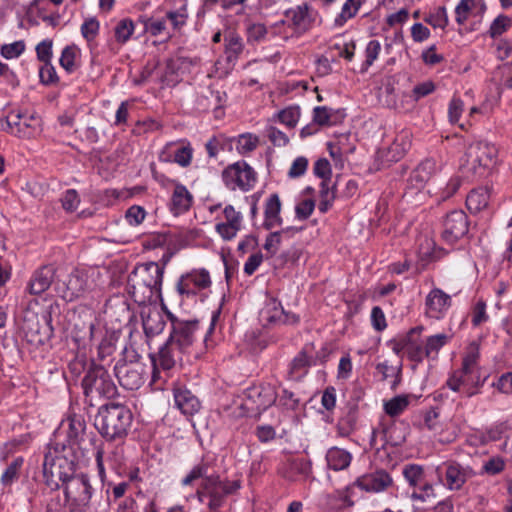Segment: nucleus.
I'll use <instances>...</instances> for the list:
<instances>
[{"instance_id":"f257e3e1","label":"nucleus","mask_w":512,"mask_h":512,"mask_svg":"<svg viewBox=\"0 0 512 512\" xmlns=\"http://www.w3.org/2000/svg\"><path fill=\"white\" fill-rule=\"evenodd\" d=\"M83 457L78 450L66 448L65 442L49 445L42 464L45 485L53 491L59 490L76 472L78 461Z\"/></svg>"},{"instance_id":"f03ea898","label":"nucleus","mask_w":512,"mask_h":512,"mask_svg":"<svg viewBox=\"0 0 512 512\" xmlns=\"http://www.w3.org/2000/svg\"><path fill=\"white\" fill-rule=\"evenodd\" d=\"M164 269L156 262L138 265L128 277L129 292L135 302H150L161 291Z\"/></svg>"},{"instance_id":"7ed1b4c3","label":"nucleus","mask_w":512,"mask_h":512,"mask_svg":"<svg viewBox=\"0 0 512 512\" xmlns=\"http://www.w3.org/2000/svg\"><path fill=\"white\" fill-rule=\"evenodd\" d=\"M133 415L125 405L110 403L99 408L95 426L109 441L122 440L128 434Z\"/></svg>"},{"instance_id":"20e7f679","label":"nucleus","mask_w":512,"mask_h":512,"mask_svg":"<svg viewBox=\"0 0 512 512\" xmlns=\"http://www.w3.org/2000/svg\"><path fill=\"white\" fill-rule=\"evenodd\" d=\"M84 395L91 400L95 398H112L117 394V387L103 365L90 363L82 379Z\"/></svg>"},{"instance_id":"39448f33","label":"nucleus","mask_w":512,"mask_h":512,"mask_svg":"<svg viewBox=\"0 0 512 512\" xmlns=\"http://www.w3.org/2000/svg\"><path fill=\"white\" fill-rule=\"evenodd\" d=\"M276 388L270 383H260L243 392L241 408L248 416H256L271 407L277 400Z\"/></svg>"},{"instance_id":"423d86ee","label":"nucleus","mask_w":512,"mask_h":512,"mask_svg":"<svg viewBox=\"0 0 512 512\" xmlns=\"http://www.w3.org/2000/svg\"><path fill=\"white\" fill-rule=\"evenodd\" d=\"M61 437L67 442L66 448H71L75 452L78 450L81 456H85L83 443L86 437V422L81 415L73 414L62 420L55 433V442H59Z\"/></svg>"},{"instance_id":"0eeeda50","label":"nucleus","mask_w":512,"mask_h":512,"mask_svg":"<svg viewBox=\"0 0 512 512\" xmlns=\"http://www.w3.org/2000/svg\"><path fill=\"white\" fill-rule=\"evenodd\" d=\"M61 488L64 491L67 502H71L76 506L89 505L93 495V488L87 474L75 472L73 476L61 484Z\"/></svg>"},{"instance_id":"6e6552de","label":"nucleus","mask_w":512,"mask_h":512,"mask_svg":"<svg viewBox=\"0 0 512 512\" xmlns=\"http://www.w3.org/2000/svg\"><path fill=\"white\" fill-rule=\"evenodd\" d=\"M92 284L85 270L74 269L66 279L57 281L56 291L65 301L71 302L89 292Z\"/></svg>"},{"instance_id":"1a4fd4ad","label":"nucleus","mask_w":512,"mask_h":512,"mask_svg":"<svg viewBox=\"0 0 512 512\" xmlns=\"http://www.w3.org/2000/svg\"><path fill=\"white\" fill-rule=\"evenodd\" d=\"M496 155L495 146L486 142H475L466 150V165L474 174L482 175L494 163Z\"/></svg>"},{"instance_id":"9d476101","label":"nucleus","mask_w":512,"mask_h":512,"mask_svg":"<svg viewBox=\"0 0 512 512\" xmlns=\"http://www.w3.org/2000/svg\"><path fill=\"white\" fill-rule=\"evenodd\" d=\"M240 488L238 481H222L219 476L211 475L203 480L204 493L209 498L208 508L216 511L224 504L226 496Z\"/></svg>"},{"instance_id":"9b49d317","label":"nucleus","mask_w":512,"mask_h":512,"mask_svg":"<svg viewBox=\"0 0 512 512\" xmlns=\"http://www.w3.org/2000/svg\"><path fill=\"white\" fill-rule=\"evenodd\" d=\"M119 384L126 390H137L145 382L146 368L140 361L119 360L114 366Z\"/></svg>"},{"instance_id":"f8f14e48","label":"nucleus","mask_w":512,"mask_h":512,"mask_svg":"<svg viewBox=\"0 0 512 512\" xmlns=\"http://www.w3.org/2000/svg\"><path fill=\"white\" fill-rule=\"evenodd\" d=\"M222 179L230 190L248 191L256 182V173L246 162H236L224 169Z\"/></svg>"},{"instance_id":"ddd939ff","label":"nucleus","mask_w":512,"mask_h":512,"mask_svg":"<svg viewBox=\"0 0 512 512\" xmlns=\"http://www.w3.org/2000/svg\"><path fill=\"white\" fill-rule=\"evenodd\" d=\"M172 331L169 339L178 347L179 351L188 353L193 345L199 328L197 320H180L169 313Z\"/></svg>"},{"instance_id":"4468645a","label":"nucleus","mask_w":512,"mask_h":512,"mask_svg":"<svg viewBox=\"0 0 512 512\" xmlns=\"http://www.w3.org/2000/svg\"><path fill=\"white\" fill-rule=\"evenodd\" d=\"M436 473L443 485L449 490H459L466 481L473 476V471L468 466H462L456 461H446L437 466Z\"/></svg>"},{"instance_id":"2eb2a0df","label":"nucleus","mask_w":512,"mask_h":512,"mask_svg":"<svg viewBox=\"0 0 512 512\" xmlns=\"http://www.w3.org/2000/svg\"><path fill=\"white\" fill-rule=\"evenodd\" d=\"M185 354L179 351L178 347L168 338L163 344L157 354H150V359L153 366L152 381L156 382L159 377V369L164 371L171 370L181 359V355Z\"/></svg>"},{"instance_id":"dca6fc26","label":"nucleus","mask_w":512,"mask_h":512,"mask_svg":"<svg viewBox=\"0 0 512 512\" xmlns=\"http://www.w3.org/2000/svg\"><path fill=\"white\" fill-rule=\"evenodd\" d=\"M443 226V239L453 244L468 233L467 215L463 210H453L446 215Z\"/></svg>"},{"instance_id":"f3484780","label":"nucleus","mask_w":512,"mask_h":512,"mask_svg":"<svg viewBox=\"0 0 512 512\" xmlns=\"http://www.w3.org/2000/svg\"><path fill=\"white\" fill-rule=\"evenodd\" d=\"M7 131L19 138L32 137L38 126V119L33 115L12 111L6 117Z\"/></svg>"},{"instance_id":"a211bd4d","label":"nucleus","mask_w":512,"mask_h":512,"mask_svg":"<svg viewBox=\"0 0 512 512\" xmlns=\"http://www.w3.org/2000/svg\"><path fill=\"white\" fill-rule=\"evenodd\" d=\"M210 285L211 279L207 270H193L181 276L177 283V291L181 295L194 296L198 290L206 289Z\"/></svg>"},{"instance_id":"6ab92c4d","label":"nucleus","mask_w":512,"mask_h":512,"mask_svg":"<svg viewBox=\"0 0 512 512\" xmlns=\"http://www.w3.org/2000/svg\"><path fill=\"white\" fill-rule=\"evenodd\" d=\"M447 385L453 391L462 392L466 397H471L477 394L480 377L475 370L460 369L448 379Z\"/></svg>"},{"instance_id":"aec40b11","label":"nucleus","mask_w":512,"mask_h":512,"mask_svg":"<svg viewBox=\"0 0 512 512\" xmlns=\"http://www.w3.org/2000/svg\"><path fill=\"white\" fill-rule=\"evenodd\" d=\"M285 16L297 34L309 31L315 21V15L306 3L286 10Z\"/></svg>"},{"instance_id":"412c9836","label":"nucleus","mask_w":512,"mask_h":512,"mask_svg":"<svg viewBox=\"0 0 512 512\" xmlns=\"http://www.w3.org/2000/svg\"><path fill=\"white\" fill-rule=\"evenodd\" d=\"M391 476L384 470H377L373 473L365 474L356 479L354 485L361 490L378 493L386 490L392 485Z\"/></svg>"},{"instance_id":"4be33fe9","label":"nucleus","mask_w":512,"mask_h":512,"mask_svg":"<svg viewBox=\"0 0 512 512\" xmlns=\"http://www.w3.org/2000/svg\"><path fill=\"white\" fill-rule=\"evenodd\" d=\"M426 314L439 319L451 305V297L441 289L435 288L426 297Z\"/></svg>"},{"instance_id":"5701e85b","label":"nucleus","mask_w":512,"mask_h":512,"mask_svg":"<svg viewBox=\"0 0 512 512\" xmlns=\"http://www.w3.org/2000/svg\"><path fill=\"white\" fill-rule=\"evenodd\" d=\"M436 170V162L432 159L422 161L410 174L408 186L421 190Z\"/></svg>"},{"instance_id":"b1692460","label":"nucleus","mask_w":512,"mask_h":512,"mask_svg":"<svg viewBox=\"0 0 512 512\" xmlns=\"http://www.w3.org/2000/svg\"><path fill=\"white\" fill-rule=\"evenodd\" d=\"M55 275V268L52 265H45L36 270L29 282L31 294L39 295L45 292L51 285Z\"/></svg>"},{"instance_id":"393cba45","label":"nucleus","mask_w":512,"mask_h":512,"mask_svg":"<svg viewBox=\"0 0 512 512\" xmlns=\"http://www.w3.org/2000/svg\"><path fill=\"white\" fill-rule=\"evenodd\" d=\"M174 400L177 408L185 415H193L200 409V401L188 389H176Z\"/></svg>"},{"instance_id":"a878e982","label":"nucleus","mask_w":512,"mask_h":512,"mask_svg":"<svg viewBox=\"0 0 512 512\" xmlns=\"http://www.w3.org/2000/svg\"><path fill=\"white\" fill-rule=\"evenodd\" d=\"M281 201L277 194H272L265 204L264 227L268 230L278 227L282 224L280 217Z\"/></svg>"},{"instance_id":"bb28decb","label":"nucleus","mask_w":512,"mask_h":512,"mask_svg":"<svg viewBox=\"0 0 512 512\" xmlns=\"http://www.w3.org/2000/svg\"><path fill=\"white\" fill-rule=\"evenodd\" d=\"M422 331V327H416L411 329L407 333V346H406V354L409 360L420 363L423 361L425 356V347H422L421 342L415 338V335H419Z\"/></svg>"},{"instance_id":"cd10ccee","label":"nucleus","mask_w":512,"mask_h":512,"mask_svg":"<svg viewBox=\"0 0 512 512\" xmlns=\"http://www.w3.org/2000/svg\"><path fill=\"white\" fill-rule=\"evenodd\" d=\"M326 460L329 468L340 471L350 465L352 455L344 449L332 447L327 451Z\"/></svg>"},{"instance_id":"c85d7f7f","label":"nucleus","mask_w":512,"mask_h":512,"mask_svg":"<svg viewBox=\"0 0 512 512\" xmlns=\"http://www.w3.org/2000/svg\"><path fill=\"white\" fill-rule=\"evenodd\" d=\"M191 203L192 195L187 188L182 184H176L171 199L172 210L174 213L180 214L187 211L190 208Z\"/></svg>"},{"instance_id":"c756f323","label":"nucleus","mask_w":512,"mask_h":512,"mask_svg":"<svg viewBox=\"0 0 512 512\" xmlns=\"http://www.w3.org/2000/svg\"><path fill=\"white\" fill-rule=\"evenodd\" d=\"M301 229L288 227L280 231L270 233L265 241L264 249L272 256L277 253L284 238H291Z\"/></svg>"},{"instance_id":"7c9ffc66","label":"nucleus","mask_w":512,"mask_h":512,"mask_svg":"<svg viewBox=\"0 0 512 512\" xmlns=\"http://www.w3.org/2000/svg\"><path fill=\"white\" fill-rule=\"evenodd\" d=\"M489 198L487 188L474 189L466 197V206L471 213H478L488 206Z\"/></svg>"},{"instance_id":"2f4dec72","label":"nucleus","mask_w":512,"mask_h":512,"mask_svg":"<svg viewBox=\"0 0 512 512\" xmlns=\"http://www.w3.org/2000/svg\"><path fill=\"white\" fill-rule=\"evenodd\" d=\"M313 365L312 358L307 355L305 347L292 361L289 368V377L293 380L301 379Z\"/></svg>"},{"instance_id":"473e14b6","label":"nucleus","mask_w":512,"mask_h":512,"mask_svg":"<svg viewBox=\"0 0 512 512\" xmlns=\"http://www.w3.org/2000/svg\"><path fill=\"white\" fill-rule=\"evenodd\" d=\"M343 117L340 110H334L326 106H317L313 109V121L320 126H331Z\"/></svg>"},{"instance_id":"72a5a7b5","label":"nucleus","mask_w":512,"mask_h":512,"mask_svg":"<svg viewBox=\"0 0 512 512\" xmlns=\"http://www.w3.org/2000/svg\"><path fill=\"white\" fill-rule=\"evenodd\" d=\"M142 324L144 333L147 337H154L155 335L160 334L165 327V322L161 314L157 311L143 315Z\"/></svg>"},{"instance_id":"f704fd0d","label":"nucleus","mask_w":512,"mask_h":512,"mask_svg":"<svg viewBox=\"0 0 512 512\" xmlns=\"http://www.w3.org/2000/svg\"><path fill=\"white\" fill-rule=\"evenodd\" d=\"M244 50L242 38L235 32L225 36V54L228 62L236 61Z\"/></svg>"},{"instance_id":"c9c22d12","label":"nucleus","mask_w":512,"mask_h":512,"mask_svg":"<svg viewBox=\"0 0 512 512\" xmlns=\"http://www.w3.org/2000/svg\"><path fill=\"white\" fill-rule=\"evenodd\" d=\"M357 418V407L353 405L349 407L346 414L339 419L337 424L338 434L342 437L349 436L356 428Z\"/></svg>"},{"instance_id":"e433bc0d","label":"nucleus","mask_w":512,"mask_h":512,"mask_svg":"<svg viewBox=\"0 0 512 512\" xmlns=\"http://www.w3.org/2000/svg\"><path fill=\"white\" fill-rule=\"evenodd\" d=\"M376 370L382 375V380L394 377L391 388L395 389L401 381L402 363L398 361L396 365H390L387 361L378 363Z\"/></svg>"},{"instance_id":"4c0bfd02","label":"nucleus","mask_w":512,"mask_h":512,"mask_svg":"<svg viewBox=\"0 0 512 512\" xmlns=\"http://www.w3.org/2000/svg\"><path fill=\"white\" fill-rule=\"evenodd\" d=\"M135 24L130 18L119 20L114 27L115 40L119 44H125L133 35Z\"/></svg>"},{"instance_id":"58836bf2","label":"nucleus","mask_w":512,"mask_h":512,"mask_svg":"<svg viewBox=\"0 0 512 512\" xmlns=\"http://www.w3.org/2000/svg\"><path fill=\"white\" fill-rule=\"evenodd\" d=\"M403 475L409 485L417 488L425 481V472L422 466L417 464H408L403 468Z\"/></svg>"},{"instance_id":"ea45409f","label":"nucleus","mask_w":512,"mask_h":512,"mask_svg":"<svg viewBox=\"0 0 512 512\" xmlns=\"http://www.w3.org/2000/svg\"><path fill=\"white\" fill-rule=\"evenodd\" d=\"M409 405L407 395H398L384 403V410L390 417H396L404 412Z\"/></svg>"},{"instance_id":"a19ab883","label":"nucleus","mask_w":512,"mask_h":512,"mask_svg":"<svg viewBox=\"0 0 512 512\" xmlns=\"http://www.w3.org/2000/svg\"><path fill=\"white\" fill-rule=\"evenodd\" d=\"M493 79L498 81L499 85L512 89V61L499 66L493 74Z\"/></svg>"},{"instance_id":"79ce46f5","label":"nucleus","mask_w":512,"mask_h":512,"mask_svg":"<svg viewBox=\"0 0 512 512\" xmlns=\"http://www.w3.org/2000/svg\"><path fill=\"white\" fill-rule=\"evenodd\" d=\"M360 5V1L347 0L342 7L341 13L336 17L335 24L337 26H342L348 19L354 17L360 8Z\"/></svg>"},{"instance_id":"37998d69","label":"nucleus","mask_w":512,"mask_h":512,"mask_svg":"<svg viewBox=\"0 0 512 512\" xmlns=\"http://www.w3.org/2000/svg\"><path fill=\"white\" fill-rule=\"evenodd\" d=\"M410 497L413 501H420V502L431 501L435 498L434 487L431 483H429L425 480L417 488H414V491L411 493Z\"/></svg>"},{"instance_id":"c03bdc74","label":"nucleus","mask_w":512,"mask_h":512,"mask_svg":"<svg viewBox=\"0 0 512 512\" xmlns=\"http://www.w3.org/2000/svg\"><path fill=\"white\" fill-rule=\"evenodd\" d=\"M262 317L269 323L285 322L284 311L280 304L272 301L262 311Z\"/></svg>"},{"instance_id":"a18cd8bd","label":"nucleus","mask_w":512,"mask_h":512,"mask_svg":"<svg viewBox=\"0 0 512 512\" xmlns=\"http://www.w3.org/2000/svg\"><path fill=\"white\" fill-rule=\"evenodd\" d=\"M448 341L449 336L444 333L428 337L425 343V356L430 357L432 353H438V351L446 345Z\"/></svg>"},{"instance_id":"49530a36","label":"nucleus","mask_w":512,"mask_h":512,"mask_svg":"<svg viewBox=\"0 0 512 512\" xmlns=\"http://www.w3.org/2000/svg\"><path fill=\"white\" fill-rule=\"evenodd\" d=\"M115 352V346L111 339H103L98 346L97 359L100 361L98 365H109L112 361L111 356Z\"/></svg>"},{"instance_id":"de8ad7c7","label":"nucleus","mask_w":512,"mask_h":512,"mask_svg":"<svg viewBox=\"0 0 512 512\" xmlns=\"http://www.w3.org/2000/svg\"><path fill=\"white\" fill-rule=\"evenodd\" d=\"M193 157V149L189 142L186 145L178 147L174 151L173 161L181 167H188L191 164Z\"/></svg>"},{"instance_id":"09e8293b","label":"nucleus","mask_w":512,"mask_h":512,"mask_svg":"<svg viewBox=\"0 0 512 512\" xmlns=\"http://www.w3.org/2000/svg\"><path fill=\"white\" fill-rule=\"evenodd\" d=\"M22 459L18 458L11 462L1 476V482L4 486L11 485L19 477V470L22 465Z\"/></svg>"},{"instance_id":"8fccbe9b","label":"nucleus","mask_w":512,"mask_h":512,"mask_svg":"<svg viewBox=\"0 0 512 512\" xmlns=\"http://www.w3.org/2000/svg\"><path fill=\"white\" fill-rule=\"evenodd\" d=\"M512 25V20L506 15H499L491 24L489 34L492 38L502 35Z\"/></svg>"},{"instance_id":"3c124183","label":"nucleus","mask_w":512,"mask_h":512,"mask_svg":"<svg viewBox=\"0 0 512 512\" xmlns=\"http://www.w3.org/2000/svg\"><path fill=\"white\" fill-rule=\"evenodd\" d=\"M258 137L251 134H242L237 140V150L240 154H248L258 146Z\"/></svg>"},{"instance_id":"603ef678","label":"nucleus","mask_w":512,"mask_h":512,"mask_svg":"<svg viewBox=\"0 0 512 512\" xmlns=\"http://www.w3.org/2000/svg\"><path fill=\"white\" fill-rule=\"evenodd\" d=\"M281 123L285 124L289 128H293L299 121L300 108L299 107H288L278 114Z\"/></svg>"},{"instance_id":"864d4df0","label":"nucleus","mask_w":512,"mask_h":512,"mask_svg":"<svg viewBox=\"0 0 512 512\" xmlns=\"http://www.w3.org/2000/svg\"><path fill=\"white\" fill-rule=\"evenodd\" d=\"M474 7L475 0H461L455 8L456 22L463 25Z\"/></svg>"},{"instance_id":"5fc2aeb1","label":"nucleus","mask_w":512,"mask_h":512,"mask_svg":"<svg viewBox=\"0 0 512 512\" xmlns=\"http://www.w3.org/2000/svg\"><path fill=\"white\" fill-rule=\"evenodd\" d=\"M77 48L75 46H66L60 57V65L67 71L72 72L75 70V58Z\"/></svg>"},{"instance_id":"6e6d98bb","label":"nucleus","mask_w":512,"mask_h":512,"mask_svg":"<svg viewBox=\"0 0 512 512\" xmlns=\"http://www.w3.org/2000/svg\"><path fill=\"white\" fill-rule=\"evenodd\" d=\"M424 20L434 28H445L448 25L447 10L444 6L438 7L435 13L427 16Z\"/></svg>"},{"instance_id":"4d7b16f0","label":"nucleus","mask_w":512,"mask_h":512,"mask_svg":"<svg viewBox=\"0 0 512 512\" xmlns=\"http://www.w3.org/2000/svg\"><path fill=\"white\" fill-rule=\"evenodd\" d=\"M207 100L205 108L213 109L215 112H219L223 103L226 101V93L221 91L209 90L208 95L204 96Z\"/></svg>"},{"instance_id":"13d9d810","label":"nucleus","mask_w":512,"mask_h":512,"mask_svg":"<svg viewBox=\"0 0 512 512\" xmlns=\"http://www.w3.org/2000/svg\"><path fill=\"white\" fill-rule=\"evenodd\" d=\"M144 29L152 36H160L166 31L165 19L146 18L143 20Z\"/></svg>"},{"instance_id":"bf43d9fd","label":"nucleus","mask_w":512,"mask_h":512,"mask_svg":"<svg viewBox=\"0 0 512 512\" xmlns=\"http://www.w3.org/2000/svg\"><path fill=\"white\" fill-rule=\"evenodd\" d=\"M146 211L142 206L133 205L125 212L126 221L132 226L140 225L145 219Z\"/></svg>"},{"instance_id":"052dcab7","label":"nucleus","mask_w":512,"mask_h":512,"mask_svg":"<svg viewBox=\"0 0 512 512\" xmlns=\"http://www.w3.org/2000/svg\"><path fill=\"white\" fill-rule=\"evenodd\" d=\"M267 28L262 23H253L247 27L248 42H261L266 38Z\"/></svg>"},{"instance_id":"680f3d73","label":"nucleus","mask_w":512,"mask_h":512,"mask_svg":"<svg viewBox=\"0 0 512 512\" xmlns=\"http://www.w3.org/2000/svg\"><path fill=\"white\" fill-rule=\"evenodd\" d=\"M188 63L190 62L184 57L168 59L165 67V78L167 79L170 76L178 75L180 70H182V68H184Z\"/></svg>"},{"instance_id":"e2e57ef3","label":"nucleus","mask_w":512,"mask_h":512,"mask_svg":"<svg viewBox=\"0 0 512 512\" xmlns=\"http://www.w3.org/2000/svg\"><path fill=\"white\" fill-rule=\"evenodd\" d=\"M381 51V44L378 40H371L365 50L366 60L363 64V71H366L368 67H370L373 62L377 59L379 53Z\"/></svg>"},{"instance_id":"0e129e2a","label":"nucleus","mask_w":512,"mask_h":512,"mask_svg":"<svg viewBox=\"0 0 512 512\" xmlns=\"http://www.w3.org/2000/svg\"><path fill=\"white\" fill-rule=\"evenodd\" d=\"M226 138L223 135L211 137L205 144L207 154L210 158H215L220 150H224Z\"/></svg>"},{"instance_id":"69168bd1","label":"nucleus","mask_w":512,"mask_h":512,"mask_svg":"<svg viewBox=\"0 0 512 512\" xmlns=\"http://www.w3.org/2000/svg\"><path fill=\"white\" fill-rule=\"evenodd\" d=\"M25 50L24 41H15L10 44H5L1 47V55L7 59H12L20 56Z\"/></svg>"},{"instance_id":"338daca9","label":"nucleus","mask_w":512,"mask_h":512,"mask_svg":"<svg viewBox=\"0 0 512 512\" xmlns=\"http://www.w3.org/2000/svg\"><path fill=\"white\" fill-rule=\"evenodd\" d=\"M99 22L96 18H89L84 21V23L81 26V33L82 36L87 41H92L95 39V37L98 34L99 31Z\"/></svg>"},{"instance_id":"774afa93","label":"nucleus","mask_w":512,"mask_h":512,"mask_svg":"<svg viewBox=\"0 0 512 512\" xmlns=\"http://www.w3.org/2000/svg\"><path fill=\"white\" fill-rule=\"evenodd\" d=\"M39 77L41 83L45 85L55 84L58 81V76L55 68L49 63H44L39 70Z\"/></svg>"}]
</instances>
